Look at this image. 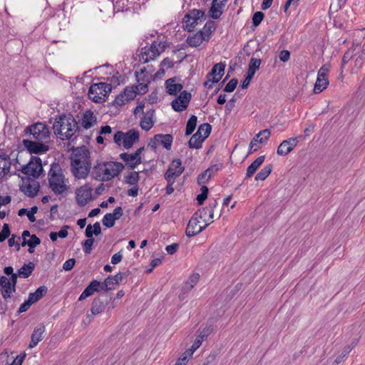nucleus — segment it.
I'll use <instances>...</instances> for the list:
<instances>
[{"instance_id":"f257e3e1","label":"nucleus","mask_w":365,"mask_h":365,"mask_svg":"<svg viewBox=\"0 0 365 365\" xmlns=\"http://www.w3.org/2000/svg\"><path fill=\"white\" fill-rule=\"evenodd\" d=\"M53 129L54 134L62 140H73L78 130V125L71 115H61L56 118Z\"/></svg>"},{"instance_id":"f03ea898","label":"nucleus","mask_w":365,"mask_h":365,"mask_svg":"<svg viewBox=\"0 0 365 365\" xmlns=\"http://www.w3.org/2000/svg\"><path fill=\"white\" fill-rule=\"evenodd\" d=\"M124 169V165L119 162L98 161L91 171V177L98 181L106 182L118 176Z\"/></svg>"},{"instance_id":"7ed1b4c3","label":"nucleus","mask_w":365,"mask_h":365,"mask_svg":"<svg viewBox=\"0 0 365 365\" xmlns=\"http://www.w3.org/2000/svg\"><path fill=\"white\" fill-rule=\"evenodd\" d=\"M71 172L77 179H86L91 172L90 153L86 148L77 149L71 158Z\"/></svg>"},{"instance_id":"20e7f679","label":"nucleus","mask_w":365,"mask_h":365,"mask_svg":"<svg viewBox=\"0 0 365 365\" xmlns=\"http://www.w3.org/2000/svg\"><path fill=\"white\" fill-rule=\"evenodd\" d=\"M48 187L56 195L63 196L68 192V180L58 164H52L48 173Z\"/></svg>"},{"instance_id":"39448f33","label":"nucleus","mask_w":365,"mask_h":365,"mask_svg":"<svg viewBox=\"0 0 365 365\" xmlns=\"http://www.w3.org/2000/svg\"><path fill=\"white\" fill-rule=\"evenodd\" d=\"M214 31V23L207 22L198 32L188 36L186 42L191 47L200 46L203 42H208Z\"/></svg>"},{"instance_id":"423d86ee","label":"nucleus","mask_w":365,"mask_h":365,"mask_svg":"<svg viewBox=\"0 0 365 365\" xmlns=\"http://www.w3.org/2000/svg\"><path fill=\"white\" fill-rule=\"evenodd\" d=\"M111 91V86L106 83H93L88 91L89 98L95 103L106 101L108 93Z\"/></svg>"},{"instance_id":"0eeeda50","label":"nucleus","mask_w":365,"mask_h":365,"mask_svg":"<svg viewBox=\"0 0 365 365\" xmlns=\"http://www.w3.org/2000/svg\"><path fill=\"white\" fill-rule=\"evenodd\" d=\"M29 133V140L48 143L50 138V130L47 125L42 123H36L27 128Z\"/></svg>"},{"instance_id":"6e6552de","label":"nucleus","mask_w":365,"mask_h":365,"mask_svg":"<svg viewBox=\"0 0 365 365\" xmlns=\"http://www.w3.org/2000/svg\"><path fill=\"white\" fill-rule=\"evenodd\" d=\"M138 139L139 132L134 129L126 133L118 131L113 136L114 142L118 145H123L125 149L131 148Z\"/></svg>"},{"instance_id":"1a4fd4ad","label":"nucleus","mask_w":365,"mask_h":365,"mask_svg":"<svg viewBox=\"0 0 365 365\" xmlns=\"http://www.w3.org/2000/svg\"><path fill=\"white\" fill-rule=\"evenodd\" d=\"M165 46L160 42L153 41L150 46L142 48L139 55L140 61L145 63L155 59L164 51Z\"/></svg>"},{"instance_id":"9d476101","label":"nucleus","mask_w":365,"mask_h":365,"mask_svg":"<svg viewBox=\"0 0 365 365\" xmlns=\"http://www.w3.org/2000/svg\"><path fill=\"white\" fill-rule=\"evenodd\" d=\"M21 171L26 175L27 178L32 177L34 179L38 178L43 172L42 162L40 158L31 156L29 163L22 166Z\"/></svg>"},{"instance_id":"9b49d317","label":"nucleus","mask_w":365,"mask_h":365,"mask_svg":"<svg viewBox=\"0 0 365 365\" xmlns=\"http://www.w3.org/2000/svg\"><path fill=\"white\" fill-rule=\"evenodd\" d=\"M204 16L205 12L202 10L189 11L183 18L182 28L187 31H192L197 24L202 22Z\"/></svg>"},{"instance_id":"f8f14e48","label":"nucleus","mask_w":365,"mask_h":365,"mask_svg":"<svg viewBox=\"0 0 365 365\" xmlns=\"http://www.w3.org/2000/svg\"><path fill=\"white\" fill-rule=\"evenodd\" d=\"M226 64L220 62L213 66L211 71L207 75V81L205 82V86L212 88L213 83H218L225 73Z\"/></svg>"},{"instance_id":"ddd939ff","label":"nucleus","mask_w":365,"mask_h":365,"mask_svg":"<svg viewBox=\"0 0 365 365\" xmlns=\"http://www.w3.org/2000/svg\"><path fill=\"white\" fill-rule=\"evenodd\" d=\"M329 71V66H322L318 71L317 78L314 84V92L319 93L327 88L329 85L328 73Z\"/></svg>"},{"instance_id":"4468645a","label":"nucleus","mask_w":365,"mask_h":365,"mask_svg":"<svg viewBox=\"0 0 365 365\" xmlns=\"http://www.w3.org/2000/svg\"><path fill=\"white\" fill-rule=\"evenodd\" d=\"M201 220L198 215L195 213L192 215L186 228V235L187 237H190L199 234L209 225L210 222H205L201 225Z\"/></svg>"},{"instance_id":"2eb2a0df","label":"nucleus","mask_w":365,"mask_h":365,"mask_svg":"<svg viewBox=\"0 0 365 365\" xmlns=\"http://www.w3.org/2000/svg\"><path fill=\"white\" fill-rule=\"evenodd\" d=\"M40 185L36 179L26 178L22 180L20 190L29 197H35L39 191Z\"/></svg>"},{"instance_id":"dca6fc26","label":"nucleus","mask_w":365,"mask_h":365,"mask_svg":"<svg viewBox=\"0 0 365 365\" xmlns=\"http://www.w3.org/2000/svg\"><path fill=\"white\" fill-rule=\"evenodd\" d=\"M184 167L182 165L180 159H175L172 161L168 169L165 173V178L168 182L174 183L176 178H178L184 171Z\"/></svg>"},{"instance_id":"f3484780","label":"nucleus","mask_w":365,"mask_h":365,"mask_svg":"<svg viewBox=\"0 0 365 365\" xmlns=\"http://www.w3.org/2000/svg\"><path fill=\"white\" fill-rule=\"evenodd\" d=\"M46 142H40L37 140L25 139L23 140V145L29 151L30 153L42 154L48 150V145Z\"/></svg>"},{"instance_id":"a211bd4d","label":"nucleus","mask_w":365,"mask_h":365,"mask_svg":"<svg viewBox=\"0 0 365 365\" xmlns=\"http://www.w3.org/2000/svg\"><path fill=\"white\" fill-rule=\"evenodd\" d=\"M191 100V94L184 91L180 93V96L172 101V108L174 110L180 112L185 110Z\"/></svg>"},{"instance_id":"6ab92c4d","label":"nucleus","mask_w":365,"mask_h":365,"mask_svg":"<svg viewBox=\"0 0 365 365\" xmlns=\"http://www.w3.org/2000/svg\"><path fill=\"white\" fill-rule=\"evenodd\" d=\"M92 188L86 184L76 190V201L81 206L86 205L92 198Z\"/></svg>"},{"instance_id":"aec40b11","label":"nucleus","mask_w":365,"mask_h":365,"mask_svg":"<svg viewBox=\"0 0 365 365\" xmlns=\"http://www.w3.org/2000/svg\"><path fill=\"white\" fill-rule=\"evenodd\" d=\"M143 149V148H140L134 153L131 154L123 153L120 155V157L124 162L127 163L130 168L133 169L138 165L141 163L140 154Z\"/></svg>"},{"instance_id":"412c9836","label":"nucleus","mask_w":365,"mask_h":365,"mask_svg":"<svg viewBox=\"0 0 365 365\" xmlns=\"http://www.w3.org/2000/svg\"><path fill=\"white\" fill-rule=\"evenodd\" d=\"M297 143V138H290L283 140L277 148V155L280 156H286L294 150Z\"/></svg>"},{"instance_id":"4be33fe9","label":"nucleus","mask_w":365,"mask_h":365,"mask_svg":"<svg viewBox=\"0 0 365 365\" xmlns=\"http://www.w3.org/2000/svg\"><path fill=\"white\" fill-rule=\"evenodd\" d=\"M123 215L121 207H117L114 209L113 213H107L104 215L102 222L106 227H112L115 225V221L120 218Z\"/></svg>"},{"instance_id":"5701e85b","label":"nucleus","mask_w":365,"mask_h":365,"mask_svg":"<svg viewBox=\"0 0 365 365\" xmlns=\"http://www.w3.org/2000/svg\"><path fill=\"white\" fill-rule=\"evenodd\" d=\"M166 92L171 96H175L183 88L182 84L176 77L170 78L165 81Z\"/></svg>"},{"instance_id":"b1692460","label":"nucleus","mask_w":365,"mask_h":365,"mask_svg":"<svg viewBox=\"0 0 365 365\" xmlns=\"http://www.w3.org/2000/svg\"><path fill=\"white\" fill-rule=\"evenodd\" d=\"M212 328L207 327L200 331L198 336L196 337L194 343L192 344L190 349H187L188 354H193V353L201 346L202 341L207 337V336L212 332Z\"/></svg>"},{"instance_id":"393cba45","label":"nucleus","mask_w":365,"mask_h":365,"mask_svg":"<svg viewBox=\"0 0 365 365\" xmlns=\"http://www.w3.org/2000/svg\"><path fill=\"white\" fill-rule=\"evenodd\" d=\"M45 331L46 328L43 324H40L34 329L31 336V341L29 345V349L34 348L38 344V342L43 340Z\"/></svg>"},{"instance_id":"a878e982","label":"nucleus","mask_w":365,"mask_h":365,"mask_svg":"<svg viewBox=\"0 0 365 365\" xmlns=\"http://www.w3.org/2000/svg\"><path fill=\"white\" fill-rule=\"evenodd\" d=\"M11 165V158L9 155L0 152V179L4 178L10 172Z\"/></svg>"},{"instance_id":"bb28decb","label":"nucleus","mask_w":365,"mask_h":365,"mask_svg":"<svg viewBox=\"0 0 365 365\" xmlns=\"http://www.w3.org/2000/svg\"><path fill=\"white\" fill-rule=\"evenodd\" d=\"M138 92L135 87H128L125 89L123 94L120 95L115 98V103L118 105L125 104V102H128L135 98Z\"/></svg>"},{"instance_id":"cd10ccee","label":"nucleus","mask_w":365,"mask_h":365,"mask_svg":"<svg viewBox=\"0 0 365 365\" xmlns=\"http://www.w3.org/2000/svg\"><path fill=\"white\" fill-rule=\"evenodd\" d=\"M173 138L170 134H157L154 136L153 143L155 146L163 145L167 150L171 148Z\"/></svg>"},{"instance_id":"c85d7f7f","label":"nucleus","mask_w":365,"mask_h":365,"mask_svg":"<svg viewBox=\"0 0 365 365\" xmlns=\"http://www.w3.org/2000/svg\"><path fill=\"white\" fill-rule=\"evenodd\" d=\"M0 287L2 289V296L5 299L10 298L11 294L16 291L11 282L4 276L0 277Z\"/></svg>"},{"instance_id":"c756f323","label":"nucleus","mask_w":365,"mask_h":365,"mask_svg":"<svg viewBox=\"0 0 365 365\" xmlns=\"http://www.w3.org/2000/svg\"><path fill=\"white\" fill-rule=\"evenodd\" d=\"M153 68L149 66L147 68L143 67L140 70V71H136L135 77L137 82H145L150 83L153 76Z\"/></svg>"},{"instance_id":"7c9ffc66","label":"nucleus","mask_w":365,"mask_h":365,"mask_svg":"<svg viewBox=\"0 0 365 365\" xmlns=\"http://www.w3.org/2000/svg\"><path fill=\"white\" fill-rule=\"evenodd\" d=\"M153 117L154 110H150L145 113L140 123V125L143 130L148 131L153 127L155 123Z\"/></svg>"},{"instance_id":"2f4dec72","label":"nucleus","mask_w":365,"mask_h":365,"mask_svg":"<svg viewBox=\"0 0 365 365\" xmlns=\"http://www.w3.org/2000/svg\"><path fill=\"white\" fill-rule=\"evenodd\" d=\"M96 122L97 120L94 113L91 110H88L83 113L81 124L83 128L88 129L93 126Z\"/></svg>"},{"instance_id":"473e14b6","label":"nucleus","mask_w":365,"mask_h":365,"mask_svg":"<svg viewBox=\"0 0 365 365\" xmlns=\"http://www.w3.org/2000/svg\"><path fill=\"white\" fill-rule=\"evenodd\" d=\"M99 288H101L100 282L97 280L91 281L88 286H87L84 291L81 293L79 297V300H83L93 294L95 292H98Z\"/></svg>"},{"instance_id":"72a5a7b5","label":"nucleus","mask_w":365,"mask_h":365,"mask_svg":"<svg viewBox=\"0 0 365 365\" xmlns=\"http://www.w3.org/2000/svg\"><path fill=\"white\" fill-rule=\"evenodd\" d=\"M264 159L265 156L261 155L255 160L247 169L246 178H251L264 163Z\"/></svg>"},{"instance_id":"f704fd0d","label":"nucleus","mask_w":365,"mask_h":365,"mask_svg":"<svg viewBox=\"0 0 365 365\" xmlns=\"http://www.w3.org/2000/svg\"><path fill=\"white\" fill-rule=\"evenodd\" d=\"M47 292L45 286L38 287L34 292L30 293L28 297L29 302L34 304L38 302Z\"/></svg>"},{"instance_id":"c9c22d12","label":"nucleus","mask_w":365,"mask_h":365,"mask_svg":"<svg viewBox=\"0 0 365 365\" xmlns=\"http://www.w3.org/2000/svg\"><path fill=\"white\" fill-rule=\"evenodd\" d=\"M204 142L202 136L197 135L196 133L190 138L188 141V146L190 148L199 149L202 147V144Z\"/></svg>"},{"instance_id":"e433bc0d","label":"nucleus","mask_w":365,"mask_h":365,"mask_svg":"<svg viewBox=\"0 0 365 365\" xmlns=\"http://www.w3.org/2000/svg\"><path fill=\"white\" fill-rule=\"evenodd\" d=\"M104 309V303L100 299L97 298L93 301L91 309V312L93 315H96L101 313Z\"/></svg>"},{"instance_id":"4c0bfd02","label":"nucleus","mask_w":365,"mask_h":365,"mask_svg":"<svg viewBox=\"0 0 365 365\" xmlns=\"http://www.w3.org/2000/svg\"><path fill=\"white\" fill-rule=\"evenodd\" d=\"M200 279V274L197 273L192 274L189 279L185 283L183 286V290H186V292L190 291L194 286L197 284V282L199 281Z\"/></svg>"},{"instance_id":"58836bf2","label":"nucleus","mask_w":365,"mask_h":365,"mask_svg":"<svg viewBox=\"0 0 365 365\" xmlns=\"http://www.w3.org/2000/svg\"><path fill=\"white\" fill-rule=\"evenodd\" d=\"M34 269V264L32 262H29L27 264H24L18 271L19 275L21 277L27 278L29 277Z\"/></svg>"},{"instance_id":"ea45409f","label":"nucleus","mask_w":365,"mask_h":365,"mask_svg":"<svg viewBox=\"0 0 365 365\" xmlns=\"http://www.w3.org/2000/svg\"><path fill=\"white\" fill-rule=\"evenodd\" d=\"M272 170V165L271 164L265 165L256 175L255 180H264L271 173Z\"/></svg>"},{"instance_id":"a19ab883","label":"nucleus","mask_w":365,"mask_h":365,"mask_svg":"<svg viewBox=\"0 0 365 365\" xmlns=\"http://www.w3.org/2000/svg\"><path fill=\"white\" fill-rule=\"evenodd\" d=\"M211 129L212 127L209 123H203L199 126L196 133L202 136V138L205 140L210 134Z\"/></svg>"},{"instance_id":"79ce46f5","label":"nucleus","mask_w":365,"mask_h":365,"mask_svg":"<svg viewBox=\"0 0 365 365\" xmlns=\"http://www.w3.org/2000/svg\"><path fill=\"white\" fill-rule=\"evenodd\" d=\"M197 118L192 115L190 116L186 124L185 135H191L197 125Z\"/></svg>"},{"instance_id":"37998d69","label":"nucleus","mask_w":365,"mask_h":365,"mask_svg":"<svg viewBox=\"0 0 365 365\" xmlns=\"http://www.w3.org/2000/svg\"><path fill=\"white\" fill-rule=\"evenodd\" d=\"M270 135V131L269 129H264L259 131L253 139L258 140L261 144H265L268 140Z\"/></svg>"},{"instance_id":"c03bdc74","label":"nucleus","mask_w":365,"mask_h":365,"mask_svg":"<svg viewBox=\"0 0 365 365\" xmlns=\"http://www.w3.org/2000/svg\"><path fill=\"white\" fill-rule=\"evenodd\" d=\"M117 284L113 280L111 276H108L103 284H101V289L108 291L114 289Z\"/></svg>"},{"instance_id":"a18cd8bd","label":"nucleus","mask_w":365,"mask_h":365,"mask_svg":"<svg viewBox=\"0 0 365 365\" xmlns=\"http://www.w3.org/2000/svg\"><path fill=\"white\" fill-rule=\"evenodd\" d=\"M125 182L130 185H137L139 180V173L136 171H133L125 176Z\"/></svg>"},{"instance_id":"49530a36","label":"nucleus","mask_w":365,"mask_h":365,"mask_svg":"<svg viewBox=\"0 0 365 365\" xmlns=\"http://www.w3.org/2000/svg\"><path fill=\"white\" fill-rule=\"evenodd\" d=\"M41 243L40 239L35 235H32L29 240L24 239L22 242V246L28 245L29 247H36Z\"/></svg>"},{"instance_id":"de8ad7c7","label":"nucleus","mask_w":365,"mask_h":365,"mask_svg":"<svg viewBox=\"0 0 365 365\" xmlns=\"http://www.w3.org/2000/svg\"><path fill=\"white\" fill-rule=\"evenodd\" d=\"M114 10L116 12L123 11L128 6V0H111Z\"/></svg>"},{"instance_id":"09e8293b","label":"nucleus","mask_w":365,"mask_h":365,"mask_svg":"<svg viewBox=\"0 0 365 365\" xmlns=\"http://www.w3.org/2000/svg\"><path fill=\"white\" fill-rule=\"evenodd\" d=\"M365 56H362V54H359V56L355 59L354 66L351 69L352 73H357L363 66Z\"/></svg>"},{"instance_id":"8fccbe9b","label":"nucleus","mask_w":365,"mask_h":365,"mask_svg":"<svg viewBox=\"0 0 365 365\" xmlns=\"http://www.w3.org/2000/svg\"><path fill=\"white\" fill-rule=\"evenodd\" d=\"M219 1L220 0H213V1H212V5L210 9V13H211V16L213 19L219 18L222 13V9L217 8V4H218Z\"/></svg>"},{"instance_id":"3c124183","label":"nucleus","mask_w":365,"mask_h":365,"mask_svg":"<svg viewBox=\"0 0 365 365\" xmlns=\"http://www.w3.org/2000/svg\"><path fill=\"white\" fill-rule=\"evenodd\" d=\"M200 190L201 193L197 196V200L199 205H202L207 197L208 188L207 186L202 185Z\"/></svg>"},{"instance_id":"603ef678","label":"nucleus","mask_w":365,"mask_h":365,"mask_svg":"<svg viewBox=\"0 0 365 365\" xmlns=\"http://www.w3.org/2000/svg\"><path fill=\"white\" fill-rule=\"evenodd\" d=\"M10 235V229L8 224H4L1 231L0 232V242H4Z\"/></svg>"},{"instance_id":"864d4df0","label":"nucleus","mask_w":365,"mask_h":365,"mask_svg":"<svg viewBox=\"0 0 365 365\" xmlns=\"http://www.w3.org/2000/svg\"><path fill=\"white\" fill-rule=\"evenodd\" d=\"M211 173H210L207 170L202 173L200 175L197 177V182L200 185H202L206 183L209 179L211 178Z\"/></svg>"},{"instance_id":"5fc2aeb1","label":"nucleus","mask_w":365,"mask_h":365,"mask_svg":"<svg viewBox=\"0 0 365 365\" xmlns=\"http://www.w3.org/2000/svg\"><path fill=\"white\" fill-rule=\"evenodd\" d=\"M94 243L93 238H88L83 242V251L86 254H90L91 252V247Z\"/></svg>"},{"instance_id":"6e6d98bb","label":"nucleus","mask_w":365,"mask_h":365,"mask_svg":"<svg viewBox=\"0 0 365 365\" xmlns=\"http://www.w3.org/2000/svg\"><path fill=\"white\" fill-rule=\"evenodd\" d=\"M237 83L238 81L236 78L231 79L224 88V91L228 93L234 91L237 85Z\"/></svg>"},{"instance_id":"4d7b16f0","label":"nucleus","mask_w":365,"mask_h":365,"mask_svg":"<svg viewBox=\"0 0 365 365\" xmlns=\"http://www.w3.org/2000/svg\"><path fill=\"white\" fill-rule=\"evenodd\" d=\"M149 83L138 82L137 86H135L138 93L144 94L148 91V86Z\"/></svg>"},{"instance_id":"13d9d810","label":"nucleus","mask_w":365,"mask_h":365,"mask_svg":"<svg viewBox=\"0 0 365 365\" xmlns=\"http://www.w3.org/2000/svg\"><path fill=\"white\" fill-rule=\"evenodd\" d=\"M264 19V14L261 11H257L252 16V23L255 26H258Z\"/></svg>"},{"instance_id":"bf43d9fd","label":"nucleus","mask_w":365,"mask_h":365,"mask_svg":"<svg viewBox=\"0 0 365 365\" xmlns=\"http://www.w3.org/2000/svg\"><path fill=\"white\" fill-rule=\"evenodd\" d=\"M195 214L198 215L199 218L202 220L204 223L207 222L206 217L208 216V206L202 210H199Z\"/></svg>"},{"instance_id":"052dcab7","label":"nucleus","mask_w":365,"mask_h":365,"mask_svg":"<svg viewBox=\"0 0 365 365\" xmlns=\"http://www.w3.org/2000/svg\"><path fill=\"white\" fill-rule=\"evenodd\" d=\"M76 263V260L74 258H71L67 259L63 264V269L66 271L71 270Z\"/></svg>"},{"instance_id":"680f3d73","label":"nucleus","mask_w":365,"mask_h":365,"mask_svg":"<svg viewBox=\"0 0 365 365\" xmlns=\"http://www.w3.org/2000/svg\"><path fill=\"white\" fill-rule=\"evenodd\" d=\"M354 56V51L349 49L344 55L342 58V66L346 64Z\"/></svg>"},{"instance_id":"e2e57ef3","label":"nucleus","mask_w":365,"mask_h":365,"mask_svg":"<svg viewBox=\"0 0 365 365\" xmlns=\"http://www.w3.org/2000/svg\"><path fill=\"white\" fill-rule=\"evenodd\" d=\"M38 208L34 206L31 208V210H27V217L29 220L31 222H34L36 221V217L34 215L37 212Z\"/></svg>"},{"instance_id":"0e129e2a","label":"nucleus","mask_w":365,"mask_h":365,"mask_svg":"<svg viewBox=\"0 0 365 365\" xmlns=\"http://www.w3.org/2000/svg\"><path fill=\"white\" fill-rule=\"evenodd\" d=\"M261 60L259 58H252L250 61L249 66L253 68V70L255 69V71H257L259 68Z\"/></svg>"},{"instance_id":"69168bd1","label":"nucleus","mask_w":365,"mask_h":365,"mask_svg":"<svg viewBox=\"0 0 365 365\" xmlns=\"http://www.w3.org/2000/svg\"><path fill=\"white\" fill-rule=\"evenodd\" d=\"M192 356V354H188L187 350H186L184 354L178 359V362L180 363L182 365H186L188 361V359Z\"/></svg>"},{"instance_id":"338daca9","label":"nucleus","mask_w":365,"mask_h":365,"mask_svg":"<svg viewBox=\"0 0 365 365\" xmlns=\"http://www.w3.org/2000/svg\"><path fill=\"white\" fill-rule=\"evenodd\" d=\"M279 58L282 62H287L290 58V53L287 50H283L279 53Z\"/></svg>"},{"instance_id":"774afa93","label":"nucleus","mask_w":365,"mask_h":365,"mask_svg":"<svg viewBox=\"0 0 365 365\" xmlns=\"http://www.w3.org/2000/svg\"><path fill=\"white\" fill-rule=\"evenodd\" d=\"M258 140L252 139L250 143V153L257 151L259 148Z\"/></svg>"}]
</instances>
